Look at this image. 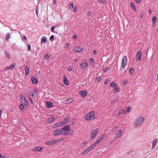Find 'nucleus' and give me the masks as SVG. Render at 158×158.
Instances as JSON below:
<instances>
[{"label": "nucleus", "mask_w": 158, "mask_h": 158, "mask_svg": "<svg viewBox=\"0 0 158 158\" xmlns=\"http://www.w3.org/2000/svg\"><path fill=\"white\" fill-rule=\"evenodd\" d=\"M144 118L142 117H139L137 118L134 121V127H136L141 125L144 121Z\"/></svg>", "instance_id": "nucleus-1"}, {"label": "nucleus", "mask_w": 158, "mask_h": 158, "mask_svg": "<svg viewBox=\"0 0 158 158\" xmlns=\"http://www.w3.org/2000/svg\"><path fill=\"white\" fill-rule=\"evenodd\" d=\"M94 112L93 111H91L85 116L84 118L85 119L87 120L94 119Z\"/></svg>", "instance_id": "nucleus-2"}, {"label": "nucleus", "mask_w": 158, "mask_h": 158, "mask_svg": "<svg viewBox=\"0 0 158 158\" xmlns=\"http://www.w3.org/2000/svg\"><path fill=\"white\" fill-rule=\"evenodd\" d=\"M110 85V87L114 88L115 91L116 92H118L120 91V88L118 87L117 84L114 82H111Z\"/></svg>", "instance_id": "nucleus-3"}, {"label": "nucleus", "mask_w": 158, "mask_h": 158, "mask_svg": "<svg viewBox=\"0 0 158 158\" xmlns=\"http://www.w3.org/2000/svg\"><path fill=\"white\" fill-rule=\"evenodd\" d=\"M64 139H62V140H60L57 141H56V140L53 139L50 141H48L45 142V143L46 145H53L54 144L56 143L57 142L60 141H63Z\"/></svg>", "instance_id": "nucleus-4"}, {"label": "nucleus", "mask_w": 158, "mask_h": 158, "mask_svg": "<svg viewBox=\"0 0 158 158\" xmlns=\"http://www.w3.org/2000/svg\"><path fill=\"white\" fill-rule=\"evenodd\" d=\"M99 129L97 128L94 130H93L91 132V135L93 139L95 137L98 132L99 131Z\"/></svg>", "instance_id": "nucleus-5"}, {"label": "nucleus", "mask_w": 158, "mask_h": 158, "mask_svg": "<svg viewBox=\"0 0 158 158\" xmlns=\"http://www.w3.org/2000/svg\"><path fill=\"white\" fill-rule=\"evenodd\" d=\"M106 135V133L104 134L103 135H101L100 137L94 143H93L96 146V144H98L99 142L101 141Z\"/></svg>", "instance_id": "nucleus-6"}, {"label": "nucleus", "mask_w": 158, "mask_h": 158, "mask_svg": "<svg viewBox=\"0 0 158 158\" xmlns=\"http://www.w3.org/2000/svg\"><path fill=\"white\" fill-rule=\"evenodd\" d=\"M141 51H139L137 52L136 56H135L136 60L137 62L139 61L141 59Z\"/></svg>", "instance_id": "nucleus-7"}, {"label": "nucleus", "mask_w": 158, "mask_h": 158, "mask_svg": "<svg viewBox=\"0 0 158 158\" xmlns=\"http://www.w3.org/2000/svg\"><path fill=\"white\" fill-rule=\"evenodd\" d=\"M127 63V58L126 56H124L123 58L121 64L123 65H126Z\"/></svg>", "instance_id": "nucleus-8"}, {"label": "nucleus", "mask_w": 158, "mask_h": 158, "mask_svg": "<svg viewBox=\"0 0 158 158\" xmlns=\"http://www.w3.org/2000/svg\"><path fill=\"white\" fill-rule=\"evenodd\" d=\"M73 49L75 50V52L77 53H80L83 50L82 47L81 46H78L76 48H74Z\"/></svg>", "instance_id": "nucleus-9"}, {"label": "nucleus", "mask_w": 158, "mask_h": 158, "mask_svg": "<svg viewBox=\"0 0 158 158\" xmlns=\"http://www.w3.org/2000/svg\"><path fill=\"white\" fill-rule=\"evenodd\" d=\"M61 135L60 130V129H56L53 132V135L54 136L59 135Z\"/></svg>", "instance_id": "nucleus-10"}, {"label": "nucleus", "mask_w": 158, "mask_h": 158, "mask_svg": "<svg viewBox=\"0 0 158 158\" xmlns=\"http://www.w3.org/2000/svg\"><path fill=\"white\" fill-rule=\"evenodd\" d=\"M87 66L88 63L85 60L83 61L80 64V66L83 69L86 68Z\"/></svg>", "instance_id": "nucleus-11"}, {"label": "nucleus", "mask_w": 158, "mask_h": 158, "mask_svg": "<svg viewBox=\"0 0 158 158\" xmlns=\"http://www.w3.org/2000/svg\"><path fill=\"white\" fill-rule=\"evenodd\" d=\"M122 133V131L121 130H119L118 131V133H116L115 134V135L114 137V139H115L117 138L120 137Z\"/></svg>", "instance_id": "nucleus-12"}, {"label": "nucleus", "mask_w": 158, "mask_h": 158, "mask_svg": "<svg viewBox=\"0 0 158 158\" xmlns=\"http://www.w3.org/2000/svg\"><path fill=\"white\" fill-rule=\"evenodd\" d=\"M31 79L32 83L33 84H37L38 82V80L37 78L35 77L32 76L31 77Z\"/></svg>", "instance_id": "nucleus-13"}, {"label": "nucleus", "mask_w": 158, "mask_h": 158, "mask_svg": "<svg viewBox=\"0 0 158 158\" xmlns=\"http://www.w3.org/2000/svg\"><path fill=\"white\" fill-rule=\"evenodd\" d=\"M87 93V91H81L80 92V94L83 98L85 97L86 96Z\"/></svg>", "instance_id": "nucleus-14"}, {"label": "nucleus", "mask_w": 158, "mask_h": 158, "mask_svg": "<svg viewBox=\"0 0 158 158\" xmlns=\"http://www.w3.org/2000/svg\"><path fill=\"white\" fill-rule=\"evenodd\" d=\"M61 130H62L64 131H70V129L69 125L64 126L63 128H62L61 129Z\"/></svg>", "instance_id": "nucleus-15"}, {"label": "nucleus", "mask_w": 158, "mask_h": 158, "mask_svg": "<svg viewBox=\"0 0 158 158\" xmlns=\"http://www.w3.org/2000/svg\"><path fill=\"white\" fill-rule=\"evenodd\" d=\"M46 106L48 108H52L53 106V103L51 102L47 101L46 102Z\"/></svg>", "instance_id": "nucleus-16"}, {"label": "nucleus", "mask_w": 158, "mask_h": 158, "mask_svg": "<svg viewBox=\"0 0 158 158\" xmlns=\"http://www.w3.org/2000/svg\"><path fill=\"white\" fill-rule=\"evenodd\" d=\"M42 148L40 146H38L37 148H35L33 149L32 150L34 151H40Z\"/></svg>", "instance_id": "nucleus-17"}, {"label": "nucleus", "mask_w": 158, "mask_h": 158, "mask_svg": "<svg viewBox=\"0 0 158 158\" xmlns=\"http://www.w3.org/2000/svg\"><path fill=\"white\" fill-rule=\"evenodd\" d=\"M25 74L26 75L28 76L29 73V68L28 66H27L25 68Z\"/></svg>", "instance_id": "nucleus-18"}, {"label": "nucleus", "mask_w": 158, "mask_h": 158, "mask_svg": "<svg viewBox=\"0 0 158 158\" xmlns=\"http://www.w3.org/2000/svg\"><path fill=\"white\" fill-rule=\"evenodd\" d=\"M15 66V64H11L9 67H6L5 68V70L6 71L9 69H14Z\"/></svg>", "instance_id": "nucleus-19"}, {"label": "nucleus", "mask_w": 158, "mask_h": 158, "mask_svg": "<svg viewBox=\"0 0 158 158\" xmlns=\"http://www.w3.org/2000/svg\"><path fill=\"white\" fill-rule=\"evenodd\" d=\"M47 41L46 37L45 36H43L41 39V44L43 43H45Z\"/></svg>", "instance_id": "nucleus-20"}, {"label": "nucleus", "mask_w": 158, "mask_h": 158, "mask_svg": "<svg viewBox=\"0 0 158 158\" xmlns=\"http://www.w3.org/2000/svg\"><path fill=\"white\" fill-rule=\"evenodd\" d=\"M96 147V146L93 143L92 145H91L87 149L89 150V151L90 150L93 149L94 148Z\"/></svg>", "instance_id": "nucleus-21"}, {"label": "nucleus", "mask_w": 158, "mask_h": 158, "mask_svg": "<svg viewBox=\"0 0 158 158\" xmlns=\"http://www.w3.org/2000/svg\"><path fill=\"white\" fill-rule=\"evenodd\" d=\"M54 120V118L53 117H50L48 118V123H50L52 122H53Z\"/></svg>", "instance_id": "nucleus-22"}, {"label": "nucleus", "mask_w": 158, "mask_h": 158, "mask_svg": "<svg viewBox=\"0 0 158 158\" xmlns=\"http://www.w3.org/2000/svg\"><path fill=\"white\" fill-rule=\"evenodd\" d=\"M130 6H131L132 8L134 10H136L135 6L134 3L131 2L130 3Z\"/></svg>", "instance_id": "nucleus-23"}, {"label": "nucleus", "mask_w": 158, "mask_h": 158, "mask_svg": "<svg viewBox=\"0 0 158 158\" xmlns=\"http://www.w3.org/2000/svg\"><path fill=\"white\" fill-rule=\"evenodd\" d=\"M69 117H67V118H64L63 121L64 123L65 124L69 123Z\"/></svg>", "instance_id": "nucleus-24"}, {"label": "nucleus", "mask_w": 158, "mask_h": 158, "mask_svg": "<svg viewBox=\"0 0 158 158\" xmlns=\"http://www.w3.org/2000/svg\"><path fill=\"white\" fill-rule=\"evenodd\" d=\"M10 37V35L9 33H7L6 34L5 39L6 41H8Z\"/></svg>", "instance_id": "nucleus-25"}, {"label": "nucleus", "mask_w": 158, "mask_h": 158, "mask_svg": "<svg viewBox=\"0 0 158 158\" xmlns=\"http://www.w3.org/2000/svg\"><path fill=\"white\" fill-rule=\"evenodd\" d=\"M119 112L118 113V115H120L121 114L123 113H126V111L123 109H122V110H119Z\"/></svg>", "instance_id": "nucleus-26"}, {"label": "nucleus", "mask_w": 158, "mask_h": 158, "mask_svg": "<svg viewBox=\"0 0 158 158\" xmlns=\"http://www.w3.org/2000/svg\"><path fill=\"white\" fill-rule=\"evenodd\" d=\"M73 101V99L72 98H69L67 99H66V103H69L72 102Z\"/></svg>", "instance_id": "nucleus-27"}, {"label": "nucleus", "mask_w": 158, "mask_h": 158, "mask_svg": "<svg viewBox=\"0 0 158 158\" xmlns=\"http://www.w3.org/2000/svg\"><path fill=\"white\" fill-rule=\"evenodd\" d=\"M63 82L65 84L67 85H68V81L67 79V78L65 77L64 78Z\"/></svg>", "instance_id": "nucleus-28"}, {"label": "nucleus", "mask_w": 158, "mask_h": 158, "mask_svg": "<svg viewBox=\"0 0 158 158\" xmlns=\"http://www.w3.org/2000/svg\"><path fill=\"white\" fill-rule=\"evenodd\" d=\"M98 3H101L103 4H106V0H98Z\"/></svg>", "instance_id": "nucleus-29"}, {"label": "nucleus", "mask_w": 158, "mask_h": 158, "mask_svg": "<svg viewBox=\"0 0 158 158\" xmlns=\"http://www.w3.org/2000/svg\"><path fill=\"white\" fill-rule=\"evenodd\" d=\"M135 71V70L133 68H131L129 69V73L130 75H132Z\"/></svg>", "instance_id": "nucleus-30"}, {"label": "nucleus", "mask_w": 158, "mask_h": 158, "mask_svg": "<svg viewBox=\"0 0 158 158\" xmlns=\"http://www.w3.org/2000/svg\"><path fill=\"white\" fill-rule=\"evenodd\" d=\"M5 54L7 58L8 59H9L10 58V55L9 52L7 51H5Z\"/></svg>", "instance_id": "nucleus-31"}, {"label": "nucleus", "mask_w": 158, "mask_h": 158, "mask_svg": "<svg viewBox=\"0 0 158 158\" xmlns=\"http://www.w3.org/2000/svg\"><path fill=\"white\" fill-rule=\"evenodd\" d=\"M59 127H60V125H59V123H56L53 126V127L54 128H56Z\"/></svg>", "instance_id": "nucleus-32"}, {"label": "nucleus", "mask_w": 158, "mask_h": 158, "mask_svg": "<svg viewBox=\"0 0 158 158\" xmlns=\"http://www.w3.org/2000/svg\"><path fill=\"white\" fill-rule=\"evenodd\" d=\"M89 151L88 150L87 148H86L84 151H83L81 154L82 155H84L86 154L87 153H88Z\"/></svg>", "instance_id": "nucleus-33"}, {"label": "nucleus", "mask_w": 158, "mask_h": 158, "mask_svg": "<svg viewBox=\"0 0 158 158\" xmlns=\"http://www.w3.org/2000/svg\"><path fill=\"white\" fill-rule=\"evenodd\" d=\"M50 55H49L48 53H46L44 55V58L46 59H48L49 58Z\"/></svg>", "instance_id": "nucleus-34"}, {"label": "nucleus", "mask_w": 158, "mask_h": 158, "mask_svg": "<svg viewBox=\"0 0 158 158\" xmlns=\"http://www.w3.org/2000/svg\"><path fill=\"white\" fill-rule=\"evenodd\" d=\"M152 22L154 24H155V23L156 21V17H154L152 19Z\"/></svg>", "instance_id": "nucleus-35"}, {"label": "nucleus", "mask_w": 158, "mask_h": 158, "mask_svg": "<svg viewBox=\"0 0 158 158\" xmlns=\"http://www.w3.org/2000/svg\"><path fill=\"white\" fill-rule=\"evenodd\" d=\"M30 94H31L33 97V98L36 97V96L34 92L33 91H30Z\"/></svg>", "instance_id": "nucleus-36"}, {"label": "nucleus", "mask_w": 158, "mask_h": 158, "mask_svg": "<svg viewBox=\"0 0 158 158\" xmlns=\"http://www.w3.org/2000/svg\"><path fill=\"white\" fill-rule=\"evenodd\" d=\"M73 3H72L71 2L70 3V8L69 9H71V10H72L73 8Z\"/></svg>", "instance_id": "nucleus-37"}, {"label": "nucleus", "mask_w": 158, "mask_h": 158, "mask_svg": "<svg viewBox=\"0 0 158 158\" xmlns=\"http://www.w3.org/2000/svg\"><path fill=\"white\" fill-rule=\"evenodd\" d=\"M38 10H39V8L38 6H37L36 8V14L37 17H38Z\"/></svg>", "instance_id": "nucleus-38"}, {"label": "nucleus", "mask_w": 158, "mask_h": 158, "mask_svg": "<svg viewBox=\"0 0 158 158\" xmlns=\"http://www.w3.org/2000/svg\"><path fill=\"white\" fill-rule=\"evenodd\" d=\"M158 140L157 139H155L153 142L152 144H154L156 146V144Z\"/></svg>", "instance_id": "nucleus-39"}, {"label": "nucleus", "mask_w": 158, "mask_h": 158, "mask_svg": "<svg viewBox=\"0 0 158 158\" xmlns=\"http://www.w3.org/2000/svg\"><path fill=\"white\" fill-rule=\"evenodd\" d=\"M59 123V125H60V127L63 126V125L65 124L64 123V122L63 121H60Z\"/></svg>", "instance_id": "nucleus-40"}, {"label": "nucleus", "mask_w": 158, "mask_h": 158, "mask_svg": "<svg viewBox=\"0 0 158 158\" xmlns=\"http://www.w3.org/2000/svg\"><path fill=\"white\" fill-rule=\"evenodd\" d=\"M24 105H25V106L27 107L26 106H28V102H27V100H25L24 101Z\"/></svg>", "instance_id": "nucleus-41"}, {"label": "nucleus", "mask_w": 158, "mask_h": 158, "mask_svg": "<svg viewBox=\"0 0 158 158\" xmlns=\"http://www.w3.org/2000/svg\"><path fill=\"white\" fill-rule=\"evenodd\" d=\"M54 40V35H52L50 37V40L51 41H53Z\"/></svg>", "instance_id": "nucleus-42"}, {"label": "nucleus", "mask_w": 158, "mask_h": 158, "mask_svg": "<svg viewBox=\"0 0 158 158\" xmlns=\"http://www.w3.org/2000/svg\"><path fill=\"white\" fill-rule=\"evenodd\" d=\"M27 50L28 51H30L31 50V46L30 44H29L27 46Z\"/></svg>", "instance_id": "nucleus-43"}, {"label": "nucleus", "mask_w": 158, "mask_h": 158, "mask_svg": "<svg viewBox=\"0 0 158 158\" xmlns=\"http://www.w3.org/2000/svg\"><path fill=\"white\" fill-rule=\"evenodd\" d=\"M126 65H123V64H121V66L120 67V70H123L124 69V67Z\"/></svg>", "instance_id": "nucleus-44"}, {"label": "nucleus", "mask_w": 158, "mask_h": 158, "mask_svg": "<svg viewBox=\"0 0 158 158\" xmlns=\"http://www.w3.org/2000/svg\"><path fill=\"white\" fill-rule=\"evenodd\" d=\"M19 107L20 109H24V106L23 104H21L19 106Z\"/></svg>", "instance_id": "nucleus-45"}, {"label": "nucleus", "mask_w": 158, "mask_h": 158, "mask_svg": "<svg viewBox=\"0 0 158 158\" xmlns=\"http://www.w3.org/2000/svg\"><path fill=\"white\" fill-rule=\"evenodd\" d=\"M67 70L68 71H71L72 70V69L71 67L69 66L67 68Z\"/></svg>", "instance_id": "nucleus-46"}, {"label": "nucleus", "mask_w": 158, "mask_h": 158, "mask_svg": "<svg viewBox=\"0 0 158 158\" xmlns=\"http://www.w3.org/2000/svg\"><path fill=\"white\" fill-rule=\"evenodd\" d=\"M20 97L21 99H22V100H23L24 99H25L24 96L23 95H20Z\"/></svg>", "instance_id": "nucleus-47"}, {"label": "nucleus", "mask_w": 158, "mask_h": 158, "mask_svg": "<svg viewBox=\"0 0 158 158\" xmlns=\"http://www.w3.org/2000/svg\"><path fill=\"white\" fill-rule=\"evenodd\" d=\"M60 133L61 134H63L64 135H67V133L66 132H64L63 131H61L60 130Z\"/></svg>", "instance_id": "nucleus-48"}, {"label": "nucleus", "mask_w": 158, "mask_h": 158, "mask_svg": "<svg viewBox=\"0 0 158 158\" xmlns=\"http://www.w3.org/2000/svg\"><path fill=\"white\" fill-rule=\"evenodd\" d=\"M69 43L66 44L65 45H64V47L65 48H69Z\"/></svg>", "instance_id": "nucleus-49"}, {"label": "nucleus", "mask_w": 158, "mask_h": 158, "mask_svg": "<svg viewBox=\"0 0 158 158\" xmlns=\"http://www.w3.org/2000/svg\"><path fill=\"white\" fill-rule=\"evenodd\" d=\"M91 11H89L87 12V15L88 16H89L91 15Z\"/></svg>", "instance_id": "nucleus-50"}, {"label": "nucleus", "mask_w": 158, "mask_h": 158, "mask_svg": "<svg viewBox=\"0 0 158 158\" xmlns=\"http://www.w3.org/2000/svg\"><path fill=\"white\" fill-rule=\"evenodd\" d=\"M54 29H55L54 27V26H52L51 28V31L52 32H54Z\"/></svg>", "instance_id": "nucleus-51"}, {"label": "nucleus", "mask_w": 158, "mask_h": 158, "mask_svg": "<svg viewBox=\"0 0 158 158\" xmlns=\"http://www.w3.org/2000/svg\"><path fill=\"white\" fill-rule=\"evenodd\" d=\"M108 69H109V68L108 67H106L105 68L104 70V72H106L107 71Z\"/></svg>", "instance_id": "nucleus-52"}, {"label": "nucleus", "mask_w": 158, "mask_h": 158, "mask_svg": "<svg viewBox=\"0 0 158 158\" xmlns=\"http://www.w3.org/2000/svg\"><path fill=\"white\" fill-rule=\"evenodd\" d=\"M96 79L97 81H100L102 80V78L100 77H97Z\"/></svg>", "instance_id": "nucleus-53"}, {"label": "nucleus", "mask_w": 158, "mask_h": 158, "mask_svg": "<svg viewBox=\"0 0 158 158\" xmlns=\"http://www.w3.org/2000/svg\"><path fill=\"white\" fill-rule=\"evenodd\" d=\"M109 81V80H106L104 82L105 84L106 85V84H107L108 83Z\"/></svg>", "instance_id": "nucleus-54"}, {"label": "nucleus", "mask_w": 158, "mask_h": 158, "mask_svg": "<svg viewBox=\"0 0 158 158\" xmlns=\"http://www.w3.org/2000/svg\"><path fill=\"white\" fill-rule=\"evenodd\" d=\"M77 37V36L76 35H74L73 36V38L74 39H76Z\"/></svg>", "instance_id": "nucleus-55"}, {"label": "nucleus", "mask_w": 158, "mask_h": 158, "mask_svg": "<svg viewBox=\"0 0 158 158\" xmlns=\"http://www.w3.org/2000/svg\"><path fill=\"white\" fill-rule=\"evenodd\" d=\"M141 0H135V2L138 4L140 3Z\"/></svg>", "instance_id": "nucleus-56"}, {"label": "nucleus", "mask_w": 158, "mask_h": 158, "mask_svg": "<svg viewBox=\"0 0 158 158\" xmlns=\"http://www.w3.org/2000/svg\"><path fill=\"white\" fill-rule=\"evenodd\" d=\"M77 8L75 6L73 10V12H75L77 11Z\"/></svg>", "instance_id": "nucleus-57"}, {"label": "nucleus", "mask_w": 158, "mask_h": 158, "mask_svg": "<svg viewBox=\"0 0 158 158\" xmlns=\"http://www.w3.org/2000/svg\"><path fill=\"white\" fill-rule=\"evenodd\" d=\"M34 91L35 92H37V93H38V89L37 88H35L34 89Z\"/></svg>", "instance_id": "nucleus-58"}, {"label": "nucleus", "mask_w": 158, "mask_h": 158, "mask_svg": "<svg viewBox=\"0 0 158 158\" xmlns=\"http://www.w3.org/2000/svg\"><path fill=\"white\" fill-rule=\"evenodd\" d=\"M23 39L24 40H27L26 37V36H25V35H24V36H23Z\"/></svg>", "instance_id": "nucleus-59"}, {"label": "nucleus", "mask_w": 158, "mask_h": 158, "mask_svg": "<svg viewBox=\"0 0 158 158\" xmlns=\"http://www.w3.org/2000/svg\"><path fill=\"white\" fill-rule=\"evenodd\" d=\"M67 135H69L72 134V133L68 131L67 133Z\"/></svg>", "instance_id": "nucleus-60"}, {"label": "nucleus", "mask_w": 158, "mask_h": 158, "mask_svg": "<svg viewBox=\"0 0 158 158\" xmlns=\"http://www.w3.org/2000/svg\"><path fill=\"white\" fill-rule=\"evenodd\" d=\"M30 102H31V103L32 104H33V102L32 101V99L31 98H30Z\"/></svg>", "instance_id": "nucleus-61"}, {"label": "nucleus", "mask_w": 158, "mask_h": 158, "mask_svg": "<svg viewBox=\"0 0 158 158\" xmlns=\"http://www.w3.org/2000/svg\"><path fill=\"white\" fill-rule=\"evenodd\" d=\"M1 158H8V157L7 156H2Z\"/></svg>", "instance_id": "nucleus-62"}, {"label": "nucleus", "mask_w": 158, "mask_h": 158, "mask_svg": "<svg viewBox=\"0 0 158 158\" xmlns=\"http://www.w3.org/2000/svg\"><path fill=\"white\" fill-rule=\"evenodd\" d=\"M89 60L90 61H91V62H94V60L93 59V58H90V59H89Z\"/></svg>", "instance_id": "nucleus-63"}, {"label": "nucleus", "mask_w": 158, "mask_h": 158, "mask_svg": "<svg viewBox=\"0 0 158 158\" xmlns=\"http://www.w3.org/2000/svg\"><path fill=\"white\" fill-rule=\"evenodd\" d=\"M93 53L94 54H97V51H96L95 50H94L93 51Z\"/></svg>", "instance_id": "nucleus-64"}]
</instances>
